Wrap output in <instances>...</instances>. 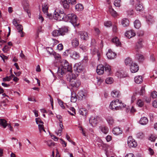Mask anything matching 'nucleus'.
<instances>
[{
	"instance_id": "obj_1",
	"label": "nucleus",
	"mask_w": 157,
	"mask_h": 157,
	"mask_svg": "<svg viewBox=\"0 0 157 157\" xmlns=\"http://www.w3.org/2000/svg\"><path fill=\"white\" fill-rule=\"evenodd\" d=\"M77 21V16L74 13L69 14L65 16L64 18L65 21L71 22L74 26L78 25Z\"/></svg>"
},
{
	"instance_id": "obj_2",
	"label": "nucleus",
	"mask_w": 157,
	"mask_h": 157,
	"mask_svg": "<svg viewBox=\"0 0 157 157\" xmlns=\"http://www.w3.org/2000/svg\"><path fill=\"white\" fill-rule=\"evenodd\" d=\"M65 16V14L63 11L56 9L54 12L52 18H53L54 19L58 21L63 20L64 21Z\"/></svg>"
},
{
	"instance_id": "obj_3",
	"label": "nucleus",
	"mask_w": 157,
	"mask_h": 157,
	"mask_svg": "<svg viewBox=\"0 0 157 157\" xmlns=\"http://www.w3.org/2000/svg\"><path fill=\"white\" fill-rule=\"evenodd\" d=\"M67 80L69 81L70 85L73 87H78L81 84L80 81L75 78H67Z\"/></svg>"
},
{
	"instance_id": "obj_4",
	"label": "nucleus",
	"mask_w": 157,
	"mask_h": 157,
	"mask_svg": "<svg viewBox=\"0 0 157 157\" xmlns=\"http://www.w3.org/2000/svg\"><path fill=\"white\" fill-rule=\"evenodd\" d=\"M127 143L128 146L130 148L135 147L137 145V142L132 138L131 136H129L128 137Z\"/></svg>"
},
{
	"instance_id": "obj_5",
	"label": "nucleus",
	"mask_w": 157,
	"mask_h": 157,
	"mask_svg": "<svg viewBox=\"0 0 157 157\" xmlns=\"http://www.w3.org/2000/svg\"><path fill=\"white\" fill-rule=\"evenodd\" d=\"M48 7L47 3L42 4V10L44 13L50 19L52 18V14L49 13L48 12Z\"/></svg>"
},
{
	"instance_id": "obj_6",
	"label": "nucleus",
	"mask_w": 157,
	"mask_h": 157,
	"mask_svg": "<svg viewBox=\"0 0 157 157\" xmlns=\"http://www.w3.org/2000/svg\"><path fill=\"white\" fill-rule=\"evenodd\" d=\"M74 70L76 72H80L82 71L83 67L80 63H75L73 67Z\"/></svg>"
},
{
	"instance_id": "obj_7",
	"label": "nucleus",
	"mask_w": 157,
	"mask_h": 157,
	"mask_svg": "<svg viewBox=\"0 0 157 157\" xmlns=\"http://www.w3.org/2000/svg\"><path fill=\"white\" fill-rule=\"evenodd\" d=\"M98 117L92 116L89 119V122L92 126L95 125L98 123Z\"/></svg>"
},
{
	"instance_id": "obj_8",
	"label": "nucleus",
	"mask_w": 157,
	"mask_h": 157,
	"mask_svg": "<svg viewBox=\"0 0 157 157\" xmlns=\"http://www.w3.org/2000/svg\"><path fill=\"white\" fill-rule=\"evenodd\" d=\"M78 34L80 36V37L82 40H87L88 39V36L87 32L84 31H79Z\"/></svg>"
},
{
	"instance_id": "obj_9",
	"label": "nucleus",
	"mask_w": 157,
	"mask_h": 157,
	"mask_svg": "<svg viewBox=\"0 0 157 157\" xmlns=\"http://www.w3.org/2000/svg\"><path fill=\"white\" fill-rule=\"evenodd\" d=\"M96 72L99 75L103 74L104 72V66L102 64H99L97 67Z\"/></svg>"
},
{
	"instance_id": "obj_10",
	"label": "nucleus",
	"mask_w": 157,
	"mask_h": 157,
	"mask_svg": "<svg viewBox=\"0 0 157 157\" xmlns=\"http://www.w3.org/2000/svg\"><path fill=\"white\" fill-rule=\"evenodd\" d=\"M119 104V100L116 99L115 101H113L110 104L109 107L110 109L112 110L115 109L116 110V107Z\"/></svg>"
},
{
	"instance_id": "obj_11",
	"label": "nucleus",
	"mask_w": 157,
	"mask_h": 157,
	"mask_svg": "<svg viewBox=\"0 0 157 157\" xmlns=\"http://www.w3.org/2000/svg\"><path fill=\"white\" fill-rule=\"evenodd\" d=\"M135 35V33L132 30L127 31L125 33V36L128 38H130Z\"/></svg>"
},
{
	"instance_id": "obj_12",
	"label": "nucleus",
	"mask_w": 157,
	"mask_h": 157,
	"mask_svg": "<svg viewBox=\"0 0 157 157\" xmlns=\"http://www.w3.org/2000/svg\"><path fill=\"white\" fill-rule=\"evenodd\" d=\"M59 30L60 36H63L68 33V29L66 27L59 28Z\"/></svg>"
},
{
	"instance_id": "obj_13",
	"label": "nucleus",
	"mask_w": 157,
	"mask_h": 157,
	"mask_svg": "<svg viewBox=\"0 0 157 157\" xmlns=\"http://www.w3.org/2000/svg\"><path fill=\"white\" fill-rule=\"evenodd\" d=\"M106 55L108 58L109 59H114L116 56V53L113 52L111 50H109Z\"/></svg>"
},
{
	"instance_id": "obj_14",
	"label": "nucleus",
	"mask_w": 157,
	"mask_h": 157,
	"mask_svg": "<svg viewBox=\"0 0 157 157\" xmlns=\"http://www.w3.org/2000/svg\"><path fill=\"white\" fill-rule=\"evenodd\" d=\"M130 66V70L132 73H135L139 70L138 65L135 63H133Z\"/></svg>"
},
{
	"instance_id": "obj_15",
	"label": "nucleus",
	"mask_w": 157,
	"mask_h": 157,
	"mask_svg": "<svg viewBox=\"0 0 157 157\" xmlns=\"http://www.w3.org/2000/svg\"><path fill=\"white\" fill-rule=\"evenodd\" d=\"M113 132L114 134L117 135L122 133V130L120 128L116 127L113 129Z\"/></svg>"
},
{
	"instance_id": "obj_16",
	"label": "nucleus",
	"mask_w": 157,
	"mask_h": 157,
	"mask_svg": "<svg viewBox=\"0 0 157 157\" xmlns=\"http://www.w3.org/2000/svg\"><path fill=\"white\" fill-rule=\"evenodd\" d=\"M104 67L105 68V72H107L108 75H110L111 73V67L109 64L106 63H104Z\"/></svg>"
},
{
	"instance_id": "obj_17",
	"label": "nucleus",
	"mask_w": 157,
	"mask_h": 157,
	"mask_svg": "<svg viewBox=\"0 0 157 157\" xmlns=\"http://www.w3.org/2000/svg\"><path fill=\"white\" fill-rule=\"evenodd\" d=\"M135 9L137 11L142 12L144 10V6L142 3H137Z\"/></svg>"
},
{
	"instance_id": "obj_18",
	"label": "nucleus",
	"mask_w": 157,
	"mask_h": 157,
	"mask_svg": "<svg viewBox=\"0 0 157 157\" xmlns=\"http://www.w3.org/2000/svg\"><path fill=\"white\" fill-rule=\"evenodd\" d=\"M121 24L123 27H127L129 25V21L127 18H123L121 20Z\"/></svg>"
},
{
	"instance_id": "obj_19",
	"label": "nucleus",
	"mask_w": 157,
	"mask_h": 157,
	"mask_svg": "<svg viewBox=\"0 0 157 157\" xmlns=\"http://www.w3.org/2000/svg\"><path fill=\"white\" fill-rule=\"evenodd\" d=\"M66 71L63 68L59 67L58 68L57 73L58 76L60 77H62L65 74Z\"/></svg>"
},
{
	"instance_id": "obj_20",
	"label": "nucleus",
	"mask_w": 157,
	"mask_h": 157,
	"mask_svg": "<svg viewBox=\"0 0 157 157\" xmlns=\"http://www.w3.org/2000/svg\"><path fill=\"white\" fill-rule=\"evenodd\" d=\"M71 44L73 47L76 48L79 44L78 40L76 38L73 39L71 41Z\"/></svg>"
},
{
	"instance_id": "obj_21",
	"label": "nucleus",
	"mask_w": 157,
	"mask_h": 157,
	"mask_svg": "<svg viewBox=\"0 0 157 157\" xmlns=\"http://www.w3.org/2000/svg\"><path fill=\"white\" fill-rule=\"evenodd\" d=\"M112 41L117 46H120L121 45V42L120 41L118 38L117 37H115L113 38Z\"/></svg>"
},
{
	"instance_id": "obj_22",
	"label": "nucleus",
	"mask_w": 157,
	"mask_h": 157,
	"mask_svg": "<svg viewBox=\"0 0 157 157\" xmlns=\"http://www.w3.org/2000/svg\"><path fill=\"white\" fill-rule=\"evenodd\" d=\"M78 95L80 98H85L87 96V94L83 90L79 91L78 93Z\"/></svg>"
},
{
	"instance_id": "obj_23",
	"label": "nucleus",
	"mask_w": 157,
	"mask_h": 157,
	"mask_svg": "<svg viewBox=\"0 0 157 157\" xmlns=\"http://www.w3.org/2000/svg\"><path fill=\"white\" fill-rule=\"evenodd\" d=\"M148 122L147 118L145 117H143L141 118L139 122L140 124L143 125L147 124Z\"/></svg>"
},
{
	"instance_id": "obj_24",
	"label": "nucleus",
	"mask_w": 157,
	"mask_h": 157,
	"mask_svg": "<svg viewBox=\"0 0 157 157\" xmlns=\"http://www.w3.org/2000/svg\"><path fill=\"white\" fill-rule=\"evenodd\" d=\"M99 128L101 131L104 134H106L108 132L109 129L106 126L102 125Z\"/></svg>"
},
{
	"instance_id": "obj_25",
	"label": "nucleus",
	"mask_w": 157,
	"mask_h": 157,
	"mask_svg": "<svg viewBox=\"0 0 157 157\" xmlns=\"http://www.w3.org/2000/svg\"><path fill=\"white\" fill-rule=\"evenodd\" d=\"M7 121L4 119H0V125L2 126L4 128H5L8 125Z\"/></svg>"
},
{
	"instance_id": "obj_26",
	"label": "nucleus",
	"mask_w": 157,
	"mask_h": 157,
	"mask_svg": "<svg viewBox=\"0 0 157 157\" xmlns=\"http://www.w3.org/2000/svg\"><path fill=\"white\" fill-rule=\"evenodd\" d=\"M143 81L142 77L141 76H138L135 77L134 78L135 82L137 84L140 83Z\"/></svg>"
},
{
	"instance_id": "obj_27",
	"label": "nucleus",
	"mask_w": 157,
	"mask_h": 157,
	"mask_svg": "<svg viewBox=\"0 0 157 157\" xmlns=\"http://www.w3.org/2000/svg\"><path fill=\"white\" fill-rule=\"evenodd\" d=\"M142 41L143 40L142 39H140L138 41L136 44V48L139 49L141 48L142 47Z\"/></svg>"
},
{
	"instance_id": "obj_28",
	"label": "nucleus",
	"mask_w": 157,
	"mask_h": 157,
	"mask_svg": "<svg viewBox=\"0 0 157 157\" xmlns=\"http://www.w3.org/2000/svg\"><path fill=\"white\" fill-rule=\"evenodd\" d=\"M61 2H62L61 4L64 8L66 9L69 8V4L67 3V0H61Z\"/></svg>"
},
{
	"instance_id": "obj_29",
	"label": "nucleus",
	"mask_w": 157,
	"mask_h": 157,
	"mask_svg": "<svg viewBox=\"0 0 157 157\" xmlns=\"http://www.w3.org/2000/svg\"><path fill=\"white\" fill-rule=\"evenodd\" d=\"M77 98L76 97V94L74 92L71 93V101L73 102H75L77 101Z\"/></svg>"
},
{
	"instance_id": "obj_30",
	"label": "nucleus",
	"mask_w": 157,
	"mask_h": 157,
	"mask_svg": "<svg viewBox=\"0 0 157 157\" xmlns=\"http://www.w3.org/2000/svg\"><path fill=\"white\" fill-rule=\"evenodd\" d=\"M111 95L114 98L118 97L119 95V92L118 90H114L111 92Z\"/></svg>"
},
{
	"instance_id": "obj_31",
	"label": "nucleus",
	"mask_w": 157,
	"mask_h": 157,
	"mask_svg": "<svg viewBox=\"0 0 157 157\" xmlns=\"http://www.w3.org/2000/svg\"><path fill=\"white\" fill-rule=\"evenodd\" d=\"M125 106L126 105L125 104L119 101V105H117V106L115 107H116V110H120L122 108L125 107Z\"/></svg>"
},
{
	"instance_id": "obj_32",
	"label": "nucleus",
	"mask_w": 157,
	"mask_h": 157,
	"mask_svg": "<svg viewBox=\"0 0 157 157\" xmlns=\"http://www.w3.org/2000/svg\"><path fill=\"white\" fill-rule=\"evenodd\" d=\"M106 120L109 125H113L114 123V120L113 118L110 116L107 117Z\"/></svg>"
},
{
	"instance_id": "obj_33",
	"label": "nucleus",
	"mask_w": 157,
	"mask_h": 157,
	"mask_svg": "<svg viewBox=\"0 0 157 157\" xmlns=\"http://www.w3.org/2000/svg\"><path fill=\"white\" fill-rule=\"evenodd\" d=\"M134 27L136 29H139L141 27V24L139 20H136L134 21Z\"/></svg>"
},
{
	"instance_id": "obj_34",
	"label": "nucleus",
	"mask_w": 157,
	"mask_h": 157,
	"mask_svg": "<svg viewBox=\"0 0 157 157\" xmlns=\"http://www.w3.org/2000/svg\"><path fill=\"white\" fill-rule=\"evenodd\" d=\"M125 63L126 65L131 66L133 64V62L131 58H128L125 59Z\"/></svg>"
},
{
	"instance_id": "obj_35",
	"label": "nucleus",
	"mask_w": 157,
	"mask_h": 157,
	"mask_svg": "<svg viewBox=\"0 0 157 157\" xmlns=\"http://www.w3.org/2000/svg\"><path fill=\"white\" fill-rule=\"evenodd\" d=\"M75 8L78 11H81L83 9V6L82 4H78L75 6Z\"/></svg>"
},
{
	"instance_id": "obj_36",
	"label": "nucleus",
	"mask_w": 157,
	"mask_h": 157,
	"mask_svg": "<svg viewBox=\"0 0 157 157\" xmlns=\"http://www.w3.org/2000/svg\"><path fill=\"white\" fill-rule=\"evenodd\" d=\"M71 56L72 58L75 59H76L79 57V54L77 52L73 51L71 54Z\"/></svg>"
},
{
	"instance_id": "obj_37",
	"label": "nucleus",
	"mask_w": 157,
	"mask_h": 157,
	"mask_svg": "<svg viewBox=\"0 0 157 157\" xmlns=\"http://www.w3.org/2000/svg\"><path fill=\"white\" fill-rule=\"evenodd\" d=\"M109 12L112 16L115 17L117 16V14L116 12L112 8H109Z\"/></svg>"
},
{
	"instance_id": "obj_38",
	"label": "nucleus",
	"mask_w": 157,
	"mask_h": 157,
	"mask_svg": "<svg viewBox=\"0 0 157 157\" xmlns=\"http://www.w3.org/2000/svg\"><path fill=\"white\" fill-rule=\"evenodd\" d=\"M136 58L140 62L142 61L144 59V56L142 55L139 54H136Z\"/></svg>"
},
{
	"instance_id": "obj_39",
	"label": "nucleus",
	"mask_w": 157,
	"mask_h": 157,
	"mask_svg": "<svg viewBox=\"0 0 157 157\" xmlns=\"http://www.w3.org/2000/svg\"><path fill=\"white\" fill-rule=\"evenodd\" d=\"M79 112L80 114L83 116H86L87 113V110L84 108H81L79 109Z\"/></svg>"
},
{
	"instance_id": "obj_40",
	"label": "nucleus",
	"mask_w": 157,
	"mask_h": 157,
	"mask_svg": "<svg viewBox=\"0 0 157 157\" xmlns=\"http://www.w3.org/2000/svg\"><path fill=\"white\" fill-rule=\"evenodd\" d=\"M59 86L60 87L66 86L67 84L66 82L62 79H60L59 82Z\"/></svg>"
},
{
	"instance_id": "obj_41",
	"label": "nucleus",
	"mask_w": 157,
	"mask_h": 157,
	"mask_svg": "<svg viewBox=\"0 0 157 157\" xmlns=\"http://www.w3.org/2000/svg\"><path fill=\"white\" fill-rule=\"evenodd\" d=\"M52 34L53 36L56 37L60 36L59 29L54 30L52 33Z\"/></svg>"
},
{
	"instance_id": "obj_42",
	"label": "nucleus",
	"mask_w": 157,
	"mask_h": 157,
	"mask_svg": "<svg viewBox=\"0 0 157 157\" xmlns=\"http://www.w3.org/2000/svg\"><path fill=\"white\" fill-rule=\"evenodd\" d=\"M63 68L66 71L71 72L72 71V67L71 65L69 64L65 68Z\"/></svg>"
},
{
	"instance_id": "obj_43",
	"label": "nucleus",
	"mask_w": 157,
	"mask_h": 157,
	"mask_svg": "<svg viewBox=\"0 0 157 157\" xmlns=\"http://www.w3.org/2000/svg\"><path fill=\"white\" fill-rule=\"evenodd\" d=\"M116 75L118 77V78H120L124 77L126 76L122 73V72L120 71H117L116 72Z\"/></svg>"
},
{
	"instance_id": "obj_44",
	"label": "nucleus",
	"mask_w": 157,
	"mask_h": 157,
	"mask_svg": "<svg viewBox=\"0 0 157 157\" xmlns=\"http://www.w3.org/2000/svg\"><path fill=\"white\" fill-rule=\"evenodd\" d=\"M69 64V63L67 61L65 60H63L62 62V67L63 68H65V67H66L67 66V65H68Z\"/></svg>"
},
{
	"instance_id": "obj_45",
	"label": "nucleus",
	"mask_w": 157,
	"mask_h": 157,
	"mask_svg": "<svg viewBox=\"0 0 157 157\" xmlns=\"http://www.w3.org/2000/svg\"><path fill=\"white\" fill-rule=\"evenodd\" d=\"M38 128L40 133H41L42 131L46 132V131L44 128V126L43 124H39L38 125Z\"/></svg>"
},
{
	"instance_id": "obj_46",
	"label": "nucleus",
	"mask_w": 157,
	"mask_h": 157,
	"mask_svg": "<svg viewBox=\"0 0 157 157\" xmlns=\"http://www.w3.org/2000/svg\"><path fill=\"white\" fill-rule=\"evenodd\" d=\"M105 82L108 84H111L113 82V79L112 78H108L105 80Z\"/></svg>"
},
{
	"instance_id": "obj_47",
	"label": "nucleus",
	"mask_w": 157,
	"mask_h": 157,
	"mask_svg": "<svg viewBox=\"0 0 157 157\" xmlns=\"http://www.w3.org/2000/svg\"><path fill=\"white\" fill-rule=\"evenodd\" d=\"M121 0H115L114 2V5L116 6L120 7L121 6Z\"/></svg>"
},
{
	"instance_id": "obj_48",
	"label": "nucleus",
	"mask_w": 157,
	"mask_h": 157,
	"mask_svg": "<svg viewBox=\"0 0 157 157\" xmlns=\"http://www.w3.org/2000/svg\"><path fill=\"white\" fill-rule=\"evenodd\" d=\"M151 96L153 98H157V92L155 91H153L151 94Z\"/></svg>"
},
{
	"instance_id": "obj_49",
	"label": "nucleus",
	"mask_w": 157,
	"mask_h": 157,
	"mask_svg": "<svg viewBox=\"0 0 157 157\" xmlns=\"http://www.w3.org/2000/svg\"><path fill=\"white\" fill-rule=\"evenodd\" d=\"M15 27L16 28L17 30H18V32L20 31V32H21V31L23 30V27L21 25L19 24Z\"/></svg>"
},
{
	"instance_id": "obj_50",
	"label": "nucleus",
	"mask_w": 157,
	"mask_h": 157,
	"mask_svg": "<svg viewBox=\"0 0 157 157\" xmlns=\"http://www.w3.org/2000/svg\"><path fill=\"white\" fill-rule=\"evenodd\" d=\"M137 105L139 107H141L144 105V102L141 100H138L137 103Z\"/></svg>"
},
{
	"instance_id": "obj_51",
	"label": "nucleus",
	"mask_w": 157,
	"mask_h": 157,
	"mask_svg": "<svg viewBox=\"0 0 157 157\" xmlns=\"http://www.w3.org/2000/svg\"><path fill=\"white\" fill-rule=\"evenodd\" d=\"M104 25L106 27H110L112 25V23L110 21H108L105 22Z\"/></svg>"
},
{
	"instance_id": "obj_52",
	"label": "nucleus",
	"mask_w": 157,
	"mask_h": 157,
	"mask_svg": "<svg viewBox=\"0 0 157 157\" xmlns=\"http://www.w3.org/2000/svg\"><path fill=\"white\" fill-rule=\"evenodd\" d=\"M47 50L48 52L51 55H52L54 52H53L52 48L51 47H48L47 48Z\"/></svg>"
},
{
	"instance_id": "obj_53",
	"label": "nucleus",
	"mask_w": 157,
	"mask_h": 157,
	"mask_svg": "<svg viewBox=\"0 0 157 157\" xmlns=\"http://www.w3.org/2000/svg\"><path fill=\"white\" fill-rule=\"evenodd\" d=\"M93 53L94 55H96V54L97 55V56L98 57V60H99L100 57V56H101V52L99 51L98 50H96L95 51V52L94 53V52Z\"/></svg>"
},
{
	"instance_id": "obj_54",
	"label": "nucleus",
	"mask_w": 157,
	"mask_h": 157,
	"mask_svg": "<svg viewBox=\"0 0 157 157\" xmlns=\"http://www.w3.org/2000/svg\"><path fill=\"white\" fill-rule=\"evenodd\" d=\"M136 137L139 138H142L144 137V134L142 132H139L136 134Z\"/></svg>"
},
{
	"instance_id": "obj_55",
	"label": "nucleus",
	"mask_w": 157,
	"mask_h": 157,
	"mask_svg": "<svg viewBox=\"0 0 157 157\" xmlns=\"http://www.w3.org/2000/svg\"><path fill=\"white\" fill-rule=\"evenodd\" d=\"M36 122L37 124H38V123L40 124H44L43 122L42 121L41 119L39 118H36Z\"/></svg>"
},
{
	"instance_id": "obj_56",
	"label": "nucleus",
	"mask_w": 157,
	"mask_h": 157,
	"mask_svg": "<svg viewBox=\"0 0 157 157\" xmlns=\"http://www.w3.org/2000/svg\"><path fill=\"white\" fill-rule=\"evenodd\" d=\"M52 55L54 56L56 59H58L60 57V56L56 52H54Z\"/></svg>"
},
{
	"instance_id": "obj_57",
	"label": "nucleus",
	"mask_w": 157,
	"mask_h": 157,
	"mask_svg": "<svg viewBox=\"0 0 157 157\" xmlns=\"http://www.w3.org/2000/svg\"><path fill=\"white\" fill-rule=\"evenodd\" d=\"M58 102L59 105L63 109H64L65 107L63 105V101L59 99H58Z\"/></svg>"
},
{
	"instance_id": "obj_58",
	"label": "nucleus",
	"mask_w": 157,
	"mask_h": 157,
	"mask_svg": "<svg viewBox=\"0 0 157 157\" xmlns=\"http://www.w3.org/2000/svg\"><path fill=\"white\" fill-rule=\"evenodd\" d=\"M24 9L25 11L27 13L29 17H30L31 13H30V11L29 10H28L27 8L26 7H24Z\"/></svg>"
},
{
	"instance_id": "obj_59",
	"label": "nucleus",
	"mask_w": 157,
	"mask_h": 157,
	"mask_svg": "<svg viewBox=\"0 0 157 157\" xmlns=\"http://www.w3.org/2000/svg\"><path fill=\"white\" fill-rule=\"evenodd\" d=\"M156 137L153 135H151L149 138V140L151 141H155Z\"/></svg>"
},
{
	"instance_id": "obj_60",
	"label": "nucleus",
	"mask_w": 157,
	"mask_h": 157,
	"mask_svg": "<svg viewBox=\"0 0 157 157\" xmlns=\"http://www.w3.org/2000/svg\"><path fill=\"white\" fill-rule=\"evenodd\" d=\"M145 92V87L142 86L141 87V89L140 90V95H143Z\"/></svg>"
},
{
	"instance_id": "obj_61",
	"label": "nucleus",
	"mask_w": 157,
	"mask_h": 157,
	"mask_svg": "<svg viewBox=\"0 0 157 157\" xmlns=\"http://www.w3.org/2000/svg\"><path fill=\"white\" fill-rule=\"evenodd\" d=\"M68 2L71 5H75L76 3V0H68Z\"/></svg>"
},
{
	"instance_id": "obj_62",
	"label": "nucleus",
	"mask_w": 157,
	"mask_h": 157,
	"mask_svg": "<svg viewBox=\"0 0 157 157\" xmlns=\"http://www.w3.org/2000/svg\"><path fill=\"white\" fill-rule=\"evenodd\" d=\"M63 128H60L57 131H56V133L57 136H60L61 133L62 131Z\"/></svg>"
},
{
	"instance_id": "obj_63",
	"label": "nucleus",
	"mask_w": 157,
	"mask_h": 157,
	"mask_svg": "<svg viewBox=\"0 0 157 157\" xmlns=\"http://www.w3.org/2000/svg\"><path fill=\"white\" fill-rule=\"evenodd\" d=\"M57 48L59 51H61L63 49V46L62 44H59L58 45Z\"/></svg>"
},
{
	"instance_id": "obj_64",
	"label": "nucleus",
	"mask_w": 157,
	"mask_h": 157,
	"mask_svg": "<svg viewBox=\"0 0 157 157\" xmlns=\"http://www.w3.org/2000/svg\"><path fill=\"white\" fill-rule=\"evenodd\" d=\"M47 144L49 146H54V144L52 143L51 140H49L47 141Z\"/></svg>"
}]
</instances>
